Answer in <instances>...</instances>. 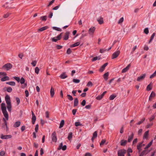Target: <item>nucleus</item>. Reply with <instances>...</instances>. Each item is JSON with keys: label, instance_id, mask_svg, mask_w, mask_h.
Here are the masks:
<instances>
[{"label": "nucleus", "instance_id": "49530a36", "mask_svg": "<svg viewBox=\"0 0 156 156\" xmlns=\"http://www.w3.org/2000/svg\"><path fill=\"white\" fill-rule=\"evenodd\" d=\"M73 82L75 83H78L80 82V80L77 79H74L73 80Z\"/></svg>", "mask_w": 156, "mask_h": 156}, {"label": "nucleus", "instance_id": "f03ea898", "mask_svg": "<svg viewBox=\"0 0 156 156\" xmlns=\"http://www.w3.org/2000/svg\"><path fill=\"white\" fill-rule=\"evenodd\" d=\"M1 108L3 115L7 120H8L9 115L6 111L5 104L2 103L1 104Z\"/></svg>", "mask_w": 156, "mask_h": 156}, {"label": "nucleus", "instance_id": "37998d69", "mask_svg": "<svg viewBox=\"0 0 156 156\" xmlns=\"http://www.w3.org/2000/svg\"><path fill=\"white\" fill-rule=\"evenodd\" d=\"M16 101L17 105H19L20 103V98L18 97H16Z\"/></svg>", "mask_w": 156, "mask_h": 156}, {"label": "nucleus", "instance_id": "6ab92c4d", "mask_svg": "<svg viewBox=\"0 0 156 156\" xmlns=\"http://www.w3.org/2000/svg\"><path fill=\"white\" fill-rule=\"evenodd\" d=\"M21 124V122L20 121L16 122L13 125V127L17 128L19 127Z\"/></svg>", "mask_w": 156, "mask_h": 156}, {"label": "nucleus", "instance_id": "a19ab883", "mask_svg": "<svg viewBox=\"0 0 156 156\" xmlns=\"http://www.w3.org/2000/svg\"><path fill=\"white\" fill-rule=\"evenodd\" d=\"M67 97L68 99L70 101H72L73 100V97L70 94H67Z\"/></svg>", "mask_w": 156, "mask_h": 156}, {"label": "nucleus", "instance_id": "09e8293b", "mask_svg": "<svg viewBox=\"0 0 156 156\" xmlns=\"http://www.w3.org/2000/svg\"><path fill=\"white\" fill-rule=\"evenodd\" d=\"M13 78L15 79L18 82H19L20 81V78L19 77L16 76H14L13 77Z\"/></svg>", "mask_w": 156, "mask_h": 156}, {"label": "nucleus", "instance_id": "4468645a", "mask_svg": "<svg viewBox=\"0 0 156 156\" xmlns=\"http://www.w3.org/2000/svg\"><path fill=\"white\" fill-rule=\"evenodd\" d=\"M155 94L153 91H152L149 96L148 101H151L152 99L155 97Z\"/></svg>", "mask_w": 156, "mask_h": 156}, {"label": "nucleus", "instance_id": "f257e3e1", "mask_svg": "<svg viewBox=\"0 0 156 156\" xmlns=\"http://www.w3.org/2000/svg\"><path fill=\"white\" fill-rule=\"evenodd\" d=\"M5 100L7 105V108L8 111L11 112L12 109V105L10 97L8 95H6L5 97Z\"/></svg>", "mask_w": 156, "mask_h": 156}, {"label": "nucleus", "instance_id": "a211bd4d", "mask_svg": "<svg viewBox=\"0 0 156 156\" xmlns=\"http://www.w3.org/2000/svg\"><path fill=\"white\" fill-rule=\"evenodd\" d=\"M134 136V134L133 132H132L131 135L129 136L128 137V142H130L133 140Z\"/></svg>", "mask_w": 156, "mask_h": 156}, {"label": "nucleus", "instance_id": "6e6d98bb", "mask_svg": "<svg viewBox=\"0 0 156 156\" xmlns=\"http://www.w3.org/2000/svg\"><path fill=\"white\" fill-rule=\"evenodd\" d=\"M86 104V101L85 100H83L81 103V105L83 106H84Z\"/></svg>", "mask_w": 156, "mask_h": 156}, {"label": "nucleus", "instance_id": "79ce46f5", "mask_svg": "<svg viewBox=\"0 0 156 156\" xmlns=\"http://www.w3.org/2000/svg\"><path fill=\"white\" fill-rule=\"evenodd\" d=\"M6 90L9 93H11V92H12V89L10 87H7V88L6 89Z\"/></svg>", "mask_w": 156, "mask_h": 156}, {"label": "nucleus", "instance_id": "2eb2a0df", "mask_svg": "<svg viewBox=\"0 0 156 156\" xmlns=\"http://www.w3.org/2000/svg\"><path fill=\"white\" fill-rule=\"evenodd\" d=\"M130 66V64H129L126 67L122 69V73H124L126 72L129 69Z\"/></svg>", "mask_w": 156, "mask_h": 156}, {"label": "nucleus", "instance_id": "69168bd1", "mask_svg": "<svg viewBox=\"0 0 156 156\" xmlns=\"http://www.w3.org/2000/svg\"><path fill=\"white\" fill-rule=\"evenodd\" d=\"M106 50H107V49H100L99 52L100 53H104L106 51Z\"/></svg>", "mask_w": 156, "mask_h": 156}, {"label": "nucleus", "instance_id": "5701e85b", "mask_svg": "<svg viewBox=\"0 0 156 156\" xmlns=\"http://www.w3.org/2000/svg\"><path fill=\"white\" fill-rule=\"evenodd\" d=\"M9 80V78L8 76H4L1 78V80L2 81H5L6 80Z\"/></svg>", "mask_w": 156, "mask_h": 156}, {"label": "nucleus", "instance_id": "473e14b6", "mask_svg": "<svg viewBox=\"0 0 156 156\" xmlns=\"http://www.w3.org/2000/svg\"><path fill=\"white\" fill-rule=\"evenodd\" d=\"M116 96L115 94H113L110 96L109 99L110 100H113L116 97Z\"/></svg>", "mask_w": 156, "mask_h": 156}, {"label": "nucleus", "instance_id": "2f4dec72", "mask_svg": "<svg viewBox=\"0 0 156 156\" xmlns=\"http://www.w3.org/2000/svg\"><path fill=\"white\" fill-rule=\"evenodd\" d=\"M155 34L154 33H153L152 34V35L150 39L148 42V43L150 44L151 43V42L152 41L154 37V36H155Z\"/></svg>", "mask_w": 156, "mask_h": 156}, {"label": "nucleus", "instance_id": "4d7b16f0", "mask_svg": "<svg viewBox=\"0 0 156 156\" xmlns=\"http://www.w3.org/2000/svg\"><path fill=\"white\" fill-rule=\"evenodd\" d=\"M123 20H124V18L123 17L121 18L119 20V21H118V23L119 24H120V23H122L123 22Z\"/></svg>", "mask_w": 156, "mask_h": 156}, {"label": "nucleus", "instance_id": "bb28decb", "mask_svg": "<svg viewBox=\"0 0 156 156\" xmlns=\"http://www.w3.org/2000/svg\"><path fill=\"white\" fill-rule=\"evenodd\" d=\"M6 84L12 86H15L16 85V83L14 81H9L6 83Z\"/></svg>", "mask_w": 156, "mask_h": 156}, {"label": "nucleus", "instance_id": "8fccbe9b", "mask_svg": "<svg viewBox=\"0 0 156 156\" xmlns=\"http://www.w3.org/2000/svg\"><path fill=\"white\" fill-rule=\"evenodd\" d=\"M93 84L92 82L91 81H89L87 84V86L88 87H91L93 86Z\"/></svg>", "mask_w": 156, "mask_h": 156}, {"label": "nucleus", "instance_id": "7ed1b4c3", "mask_svg": "<svg viewBox=\"0 0 156 156\" xmlns=\"http://www.w3.org/2000/svg\"><path fill=\"white\" fill-rule=\"evenodd\" d=\"M12 67V65L10 63H8L4 65L2 67L3 69L9 71Z\"/></svg>", "mask_w": 156, "mask_h": 156}, {"label": "nucleus", "instance_id": "aec40b11", "mask_svg": "<svg viewBox=\"0 0 156 156\" xmlns=\"http://www.w3.org/2000/svg\"><path fill=\"white\" fill-rule=\"evenodd\" d=\"M80 44V42H77L71 45L70 46V47L71 48L76 47L79 46Z\"/></svg>", "mask_w": 156, "mask_h": 156}, {"label": "nucleus", "instance_id": "774afa93", "mask_svg": "<svg viewBox=\"0 0 156 156\" xmlns=\"http://www.w3.org/2000/svg\"><path fill=\"white\" fill-rule=\"evenodd\" d=\"M92 154L91 153L89 152L86 153L84 156H92Z\"/></svg>", "mask_w": 156, "mask_h": 156}, {"label": "nucleus", "instance_id": "ddd939ff", "mask_svg": "<svg viewBox=\"0 0 156 156\" xmlns=\"http://www.w3.org/2000/svg\"><path fill=\"white\" fill-rule=\"evenodd\" d=\"M70 32L69 31H66L65 33V35L63 37V40H67L69 38V34Z\"/></svg>", "mask_w": 156, "mask_h": 156}, {"label": "nucleus", "instance_id": "5fc2aeb1", "mask_svg": "<svg viewBox=\"0 0 156 156\" xmlns=\"http://www.w3.org/2000/svg\"><path fill=\"white\" fill-rule=\"evenodd\" d=\"M100 59H101L100 58H98V57H97L96 56L95 57L93 58L92 59V62H94V61H96V60H97L98 59L100 60Z\"/></svg>", "mask_w": 156, "mask_h": 156}, {"label": "nucleus", "instance_id": "b1692460", "mask_svg": "<svg viewBox=\"0 0 156 156\" xmlns=\"http://www.w3.org/2000/svg\"><path fill=\"white\" fill-rule=\"evenodd\" d=\"M50 93L51 97H53L54 95L55 92L54 89V88L52 87H51V89Z\"/></svg>", "mask_w": 156, "mask_h": 156}, {"label": "nucleus", "instance_id": "4be33fe9", "mask_svg": "<svg viewBox=\"0 0 156 156\" xmlns=\"http://www.w3.org/2000/svg\"><path fill=\"white\" fill-rule=\"evenodd\" d=\"M127 141L126 140H122L120 141L121 145L122 146H125L127 143Z\"/></svg>", "mask_w": 156, "mask_h": 156}, {"label": "nucleus", "instance_id": "393cba45", "mask_svg": "<svg viewBox=\"0 0 156 156\" xmlns=\"http://www.w3.org/2000/svg\"><path fill=\"white\" fill-rule=\"evenodd\" d=\"M78 103L79 101L78 100V99L76 98H75L74 100V107L77 106L78 104Z\"/></svg>", "mask_w": 156, "mask_h": 156}, {"label": "nucleus", "instance_id": "412c9836", "mask_svg": "<svg viewBox=\"0 0 156 156\" xmlns=\"http://www.w3.org/2000/svg\"><path fill=\"white\" fill-rule=\"evenodd\" d=\"M109 74V73L108 72L107 73H105L103 76L104 79L106 81L108 79Z\"/></svg>", "mask_w": 156, "mask_h": 156}, {"label": "nucleus", "instance_id": "13d9d810", "mask_svg": "<svg viewBox=\"0 0 156 156\" xmlns=\"http://www.w3.org/2000/svg\"><path fill=\"white\" fill-rule=\"evenodd\" d=\"M93 137L96 138L97 136V133L96 131H95L93 133Z\"/></svg>", "mask_w": 156, "mask_h": 156}, {"label": "nucleus", "instance_id": "9b49d317", "mask_svg": "<svg viewBox=\"0 0 156 156\" xmlns=\"http://www.w3.org/2000/svg\"><path fill=\"white\" fill-rule=\"evenodd\" d=\"M32 122L33 124H34L35 122L36 119V116H35L34 114V113L33 111H32Z\"/></svg>", "mask_w": 156, "mask_h": 156}, {"label": "nucleus", "instance_id": "f8f14e48", "mask_svg": "<svg viewBox=\"0 0 156 156\" xmlns=\"http://www.w3.org/2000/svg\"><path fill=\"white\" fill-rule=\"evenodd\" d=\"M95 30V28L94 27H91L88 30V33L90 35H93L94 33Z\"/></svg>", "mask_w": 156, "mask_h": 156}, {"label": "nucleus", "instance_id": "7c9ffc66", "mask_svg": "<svg viewBox=\"0 0 156 156\" xmlns=\"http://www.w3.org/2000/svg\"><path fill=\"white\" fill-rule=\"evenodd\" d=\"M144 150L141 152L139 156H143L145 154L146 152V146H145L144 147Z\"/></svg>", "mask_w": 156, "mask_h": 156}, {"label": "nucleus", "instance_id": "a878e982", "mask_svg": "<svg viewBox=\"0 0 156 156\" xmlns=\"http://www.w3.org/2000/svg\"><path fill=\"white\" fill-rule=\"evenodd\" d=\"M65 124V121L64 120H62L61 121V122L60 124V125L59 127V129H61L64 126Z\"/></svg>", "mask_w": 156, "mask_h": 156}, {"label": "nucleus", "instance_id": "a18cd8bd", "mask_svg": "<svg viewBox=\"0 0 156 156\" xmlns=\"http://www.w3.org/2000/svg\"><path fill=\"white\" fill-rule=\"evenodd\" d=\"M39 70H40V69L38 67H37L35 68V73H36V74H38Z\"/></svg>", "mask_w": 156, "mask_h": 156}, {"label": "nucleus", "instance_id": "39448f33", "mask_svg": "<svg viewBox=\"0 0 156 156\" xmlns=\"http://www.w3.org/2000/svg\"><path fill=\"white\" fill-rule=\"evenodd\" d=\"M120 53L119 50H117L114 52L112 56V59H114L117 58L119 55Z\"/></svg>", "mask_w": 156, "mask_h": 156}, {"label": "nucleus", "instance_id": "f3484780", "mask_svg": "<svg viewBox=\"0 0 156 156\" xmlns=\"http://www.w3.org/2000/svg\"><path fill=\"white\" fill-rule=\"evenodd\" d=\"M68 76L66 75V73L64 72L62 73L60 76V77L61 79H64L67 77Z\"/></svg>", "mask_w": 156, "mask_h": 156}, {"label": "nucleus", "instance_id": "ea45409f", "mask_svg": "<svg viewBox=\"0 0 156 156\" xmlns=\"http://www.w3.org/2000/svg\"><path fill=\"white\" fill-rule=\"evenodd\" d=\"M3 121L4 122V124H5V125L6 126V131H7L8 129V127L7 126V122H6L5 119L4 118H3Z\"/></svg>", "mask_w": 156, "mask_h": 156}, {"label": "nucleus", "instance_id": "58836bf2", "mask_svg": "<svg viewBox=\"0 0 156 156\" xmlns=\"http://www.w3.org/2000/svg\"><path fill=\"white\" fill-rule=\"evenodd\" d=\"M145 118H144L142 119L140 121L138 122L137 123H136V124L138 125H139L141 124V123H142L145 120Z\"/></svg>", "mask_w": 156, "mask_h": 156}, {"label": "nucleus", "instance_id": "de8ad7c7", "mask_svg": "<svg viewBox=\"0 0 156 156\" xmlns=\"http://www.w3.org/2000/svg\"><path fill=\"white\" fill-rule=\"evenodd\" d=\"M11 14V13H9V12H7L6 14L4 15L3 16V17L4 18H7Z\"/></svg>", "mask_w": 156, "mask_h": 156}, {"label": "nucleus", "instance_id": "f704fd0d", "mask_svg": "<svg viewBox=\"0 0 156 156\" xmlns=\"http://www.w3.org/2000/svg\"><path fill=\"white\" fill-rule=\"evenodd\" d=\"M40 19L43 21H46L47 19V16H41L40 17Z\"/></svg>", "mask_w": 156, "mask_h": 156}, {"label": "nucleus", "instance_id": "423d86ee", "mask_svg": "<svg viewBox=\"0 0 156 156\" xmlns=\"http://www.w3.org/2000/svg\"><path fill=\"white\" fill-rule=\"evenodd\" d=\"M143 142L144 141H142V142L140 143L139 145L137 146V149L139 151V153H140L142 150L141 148H142L145 145V144H143Z\"/></svg>", "mask_w": 156, "mask_h": 156}, {"label": "nucleus", "instance_id": "20e7f679", "mask_svg": "<svg viewBox=\"0 0 156 156\" xmlns=\"http://www.w3.org/2000/svg\"><path fill=\"white\" fill-rule=\"evenodd\" d=\"M126 151L124 149L119 150L118 151V156H125Z\"/></svg>", "mask_w": 156, "mask_h": 156}, {"label": "nucleus", "instance_id": "e433bc0d", "mask_svg": "<svg viewBox=\"0 0 156 156\" xmlns=\"http://www.w3.org/2000/svg\"><path fill=\"white\" fill-rule=\"evenodd\" d=\"M52 28L53 29L58 31H62V30L60 28L57 27H52Z\"/></svg>", "mask_w": 156, "mask_h": 156}, {"label": "nucleus", "instance_id": "052dcab7", "mask_svg": "<svg viewBox=\"0 0 156 156\" xmlns=\"http://www.w3.org/2000/svg\"><path fill=\"white\" fill-rule=\"evenodd\" d=\"M37 62L36 60L33 61L31 63V64L33 65V66H36Z\"/></svg>", "mask_w": 156, "mask_h": 156}, {"label": "nucleus", "instance_id": "cd10ccee", "mask_svg": "<svg viewBox=\"0 0 156 156\" xmlns=\"http://www.w3.org/2000/svg\"><path fill=\"white\" fill-rule=\"evenodd\" d=\"M152 83H150L147 86V90H150L152 89Z\"/></svg>", "mask_w": 156, "mask_h": 156}, {"label": "nucleus", "instance_id": "bf43d9fd", "mask_svg": "<svg viewBox=\"0 0 156 156\" xmlns=\"http://www.w3.org/2000/svg\"><path fill=\"white\" fill-rule=\"evenodd\" d=\"M51 39L53 42H56L58 41V39L55 37L51 38Z\"/></svg>", "mask_w": 156, "mask_h": 156}, {"label": "nucleus", "instance_id": "72a5a7b5", "mask_svg": "<svg viewBox=\"0 0 156 156\" xmlns=\"http://www.w3.org/2000/svg\"><path fill=\"white\" fill-rule=\"evenodd\" d=\"M63 33H60L59 35H58L56 38L58 39V40H60L62 38V36Z\"/></svg>", "mask_w": 156, "mask_h": 156}, {"label": "nucleus", "instance_id": "6e6552de", "mask_svg": "<svg viewBox=\"0 0 156 156\" xmlns=\"http://www.w3.org/2000/svg\"><path fill=\"white\" fill-rule=\"evenodd\" d=\"M12 136L11 135H3V134H1L0 138L2 139H10L12 138Z\"/></svg>", "mask_w": 156, "mask_h": 156}, {"label": "nucleus", "instance_id": "c03bdc74", "mask_svg": "<svg viewBox=\"0 0 156 156\" xmlns=\"http://www.w3.org/2000/svg\"><path fill=\"white\" fill-rule=\"evenodd\" d=\"M105 68L103 67V66H101V67L99 69V71L101 73L102 72H103L104 70H105Z\"/></svg>", "mask_w": 156, "mask_h": 156}, {"label": "nucleus", "instance_id": "dca6fc26", "mask_svg": "<svg viewBox=\"0 0 156 156\" xmlns=\"http://www.w3.org/2000/svg\"><path fill=\"white\" fill-rule=\"evenodd\" d=\"M48 28H49V27H48V26H45L44 27H42L40 28L38 30V31L42 32V31H44V30H47V29H48Z\"/></svg>", "mask_w": 156, "mask_h": 156}, {"label": "nucleus", "instance_id": "c9c22d12", "mask_svg": "<svg viewBox=\"0 0 156 156\" xmlns=\"http://www.w3.org/2000/svg\"><path fill=\"white\" fill-rule=\"evenodd\" d=\"M20 82L21 84H24L25 82V80L24 78L22 77L20 80Z\"/></svg>", "mask_w": 156, "mask_h": 156}, {"label": "nucleus", "instance_id": "3c124183", "mask_svg": "<svg viewBox=\"0 0 156 156\" xmlns=\"http://www.w3.org/2000/svg\"><path fill=\"white\" fill-rule=\"evenodd\" d=\"M105 142H106L105 140L102 139L101 140V143H100V146H101L105 144Z\"/></svg>", "mask_w": 156, "mask_h": 156}, {"label": "nucleus", "instance_id": "338daca9", "mask_svg": "<svg viewBox=\"0 0 156 156\" xmlns=\"http://www.w3.org/2000/svg\"><path fill=\"white\" fill-rule=\"evenodd\" d=\"M55 0H52L49 3V4L47 5L48 7L50 6L51 5H52L55 2Z\"/></svg>", "mask_w": 156, "mask_h": 156}, {"label": "nucleus", "instance_id": "c756f323", "mask_svg": "<svg viewBox=\"0 0 156 156\" xmlns=\"http://www.w3.org/2000/svg\"><path fill=\"white\" fill-rule=\"evenodd\" d=\"M98 21L99 23L100 24H102L104 23L103 18L101 17L100 19L98 20Z\"/></svg>", "mask_w": 156, "mask_h": 156}, {"label": "nucleus", "instance_id": "0eeeda50", "mask_svg": "<svg viewBox=\"0 0 156 156\" xmlns=\"http://www.w3.org/2000/svg\"><path fill=\"white\" fill-rule=\"evenodd\" d=\"M67 149V146L66 145H64L63 146V144L62 143V142L61 143L58 147V150H60L61 149H62L63 151H65Z\"/></svg>", "mask_w": 156, "mask_h": 156}, {"label": "nucleus", "instance_id": "0e129e2a", "mask_svg": "<svg viewBox=\"0 0 156 156\" xmlns=\"http://www.w3.org/2000/svg\"><path fill=\"white\" fill-rule=\"evenodd\" d=\"M5 152L4 151H2L0 152V156H5Z\"/></svg>", "mask_w": 156, "mask_h": 156}, {"label": "nucleus", "instance_id": "c85d7f7f", "mask_svg": "<svg viewBox=\"0 0 156 156\" xmlns=\"http://www.w3.org/2000/svg\"><path fill=\"white\" fill-rule=\"evenodd\" d=\"M73 137V133L72 132H70L69 133L68 136V139L69 140H71Z\"/></svg>", "mask_w": 156, "mask_h": 156}, {"label": "nucleus", "instance_id": "680f3d73", "mask_svg": "<svg viewBox=\"0 0 156 156\" xmlns=\"http://www.w3.org/2000/svg\"><path fill=\"white\" fill-rule=\"evenodd\" d=\"M38 127L39 125L38 124L36 125L35 127V130L36 132L37 133L38 132Z\"/></svg>", "mask_w": 156, "mask_h": 156}, {"label": "nucleus", "instance_id": "9d476101", "mask_svg": "<svg viewBox=\"0 0 156 156\" xmlns=\"http://www.w3.org/2000/svg\"><path fill=\"white\" fill-rule=\"evenodd\" d=\"M52 141L54 142H56L57 141V138L56 135V132L55 131L54 132L52 133Z\"/></svg>", "mask_w": 156, "mask_h": 156}, {"label": "nucleus", "instance_id": "4c0bfd02", "mask_svg": "<svg viewBox=\"0 0 156 156\" xmlns=\"http://www.w3.org/2000/svg\"><path fill=\"white\" fill-rule=\"evenodd\" d=\"M75 125L76 126H82L83 125L79 122H76L75 123Z\"/></svg>", "mask_w": 156, "mask_h": 156}, {"label": "nucleus", "instance_id": "1a4fd4ad", "mask_svg": "<svg viewBox=\"0 0 156 156\" xmlns=\"http://www.w3.org/2000/svg\"><path fill=\"white\" fill-rule=\"evenodd\" d=\"M146 75L145 73L143 74L139 77H138L137 80L138 81H140L143 80L145 77Z\"/></svg>", "mask_w": 156, "mask_h": 156}, {"label": "nucleus", "instance_id": "603ef678", "mask_svg": "<svg viewBox=\"0 0 156 156\" xmlns=\"http://www.w3.org/2000/svg\"><path fill=\"white\" fill-rule=\"evenodd\" d=\"M87 33H85V34H82V35L81 37L80 38V39H81L83 38L84 37L87 36Z\"/></svg>", "mask_w": 156, "mask_h": 156}, {"label": "nucleus", "instance_id": "864d4df0", "mask_svg": "<svg viewBox=\"0 0 156 156\" xmlns=\"http://www.w3.org/2000/svg\"><path fill=\"white\" fill-rule=\"evenodd\" d=\"M72 52L71 49L70 48H68L66 51V53L68 54H70Z\"/></svg>", "mask_w": 156, "mask_h": 156}, {"label": "nucleus", "instance_id": "e2e57ef3", "mask_svg": "<svg viewBox=\"0 0 156 156\" xmlns=\"http://www.w3.org/2000/svg\"><path fill=\"white\" fill-rule=\"evenodd\" d=\"M56 47L57 49H60L62 48V46L59 45H57Z\"/></svg>", "mask_w": 156, "mask_h": 156}]
</instances>
